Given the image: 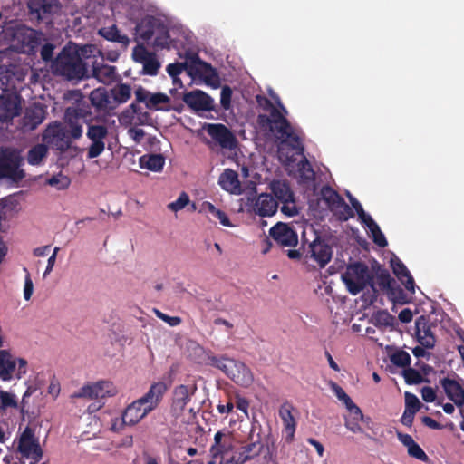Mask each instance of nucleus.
I'll return each instance as SVG.
<instances>
[{"mask_svg": "<svg viewBox=\"0 0 464 464\" xmlns=\"http://www.w3.org/2000/svg\"><path fill=\"white\" fill-rule=\"evenodd\" d=\"M403 377L409 385L420 384L424 381L421 373L410 366L403 370Z\"/></svg>", "mask_w": 464, "mask_h": 464, "instance_id": "nucleus-50", "label": "nucleus"}, {"mask_svg": "<svg viewBox=\"0 0 464 464\" xmlns=\"http://www.w3.org/2000/svg\"><path fill=\"white\" fill-rule=\"evenodd\" d=\"M264 449L260 433H257V439L250 443L238 448L236 458L237 464H243L248 460L259 456Z\"/></svg>", "mask_w": 464, "mask_h": 464, "instance_id": "nucleus-25", "label": "nucleus"}, {"mask_svg": "<svg viewBox=\"0 0 464 464\" xmlns=\"http://www.w3.org/2000/svg\"><path fill=\"white\" fill-rule=\"evenodd\" d=\"M48 148L44 144H37L31 148L27 153V161L31 165H39L47 156Z\"/></svg>", "mask_w": 464, "mask_h": 464, "instance_id": "nucleus-43", "label": "nucleus"}, {"mask_svg": "<svg viewBox=\"0 0 464 464\" xmlns=\"http://www.w3.org/2000/svg\"><path fill=\"white\" fill-rule=\"evenodd\" d=\"M447 397L457 406L464 405V388L459 382L450 377H445L440 381Z\"/></svg>", "mask_w": 464, "mask_h": 464, "instance_id": "nucleus-26", "label": "nucleus"}, {"mask_svg": "<svg viewBox=\"0 0 464 464\" xmlns=\"http://www.w3.org/2000/svg\"><path fill=\"white\" fill-rule=\"evenodd\" d=\"M117 389L111 382L100 381L82 386L71 395L72 399L101 400L116 395Z\"/></svg>", "mask_w": 464, "mask_h": 464, "instance_id": "nucleus-10", "label": "nucleus"}, {"mask_svg": "<svg viewBox=\"0 0 464 464\" xmlns=\"http://www.w3.org/2000/svg\"><path fill=\"white\" fill-rule=\"evenodd\" d=\"M186 68V63H170L167 66V72L169 76L173 78L174 83L176 82H181L179 79V75L183 72V70Z\"/></svg>", "mask_w": 464, "mask_h": 464, "instance_id": "nucleus-55", "label": "nucleus"}, {"mask_svg": "<svg viewBox=\"0 0 464 464\" xmlns=\"http://www.w3.org/2000/svg\"><path fill=\"white\" fill-rule=\"evenodd\" d=\"M281 203L283 204L281 207L283 214L288 217H294L298 214L294 197L290 198V199L284 200Z\"/></svg>", "mask_w": 464, "mask_h": 464, "instance_id": "nucleus-60", "label": "nucleus"}, {"mask_svg": "<svg viewBox=\"0 0 464 464\" xmlns=\"http://www.w3.org/2000/svg\"><path fill=\"white\" fill-rule=\"evenodd\" d=\"M278 202L269 194H260L253 206V211L260 217H271L277 211Z\"/></svg>", "mask_w": 464, "mask_h": 464, "instance_id": "nucleus-27", "label": "nucleus"}, {"mask_svg": "<svg viewBox=\"0 0 464 464\" xmlns=\"http://www.w3.org/2000/svg\"><path fill=\"white\" fill-rule=\"evenodd\" d=\"M280 109H274L270 114H259L257 124L264 131L273 134L283 144H286L297 155H304V147L294 127L286 119L287 110L278 102Z\"/></svg>", "mask_w": 464, "mask_h": 464, "instance_id": "nucleus-1", "label": "nucleus"}, {"mask_svg": "<svg viewBox=\"0 0 464 464\" xmlns=\"http://www.w3.org/2000/svg\"><path fill=\"white\" fill-rule=\"evenodd\" d=\"M107 118L101 116L97 121L88 122L86 137L92 141L87 150V158L99 157L105 150L104 140L109 135Z\"/></svg>", "mask_w": 464, "mask_h": 464, "instance_id": "nucleus-7", "label": "nucleus"}, {"mask_svg": "<svg viewBox=\"0 0 464 464\" xmlns=\"http://www.w3.org/2000/svg\"><path fill=\"white\" fill-rule=\"evenodd\" d=\"M270 188L277 201L282 202L294 197V193L286 181L273 180L270 183Z\"/></svg>", "mask_w": 464, "mask_h": 464, "instance_id": "nucleus-40", "label": "nucleus"}, {"mask_svg": "<svg viewBox=\"0 0 464 464\" xmlns=\"http://www.w3.org/2000/svg\"><path fill=\"white\" fill-rule=\"evenodd\" d=\"M167 391L168 386L164 382H154L149 391L138 400L151 412L160 405Z\"/></svg>", "mask_w": 464, "mask_h": 464, "instance_id": "nucleus-22", "label": "nucleus"}, {"mask_svg": "<svg viewBox=\"0 0 464 464\" xmlns=\"http://www.w3.org/2000/svg\"><path fill=\"white\" fill-rule=\"evenodd\" d=\"M211 214L214 218L219 220L220 224L225 227H232L227 215L221 209L217 208L212 203L205 201L201 205L200 212Z\"/></svg>", "mask_w": 464, "mask_h": 464, "instance_id": "nucleus-42", "label": "nucleus"}, {"mask_svg": "<svg viewBox=\"0 0 464 464\" xmlns=\"http://www.w3.org/2000/svg\"><path fill=\"white\" fill-rule=\"evenodd\" d=\"M53 50H54V45L53 44H45L41 48V52H40L41 58L44 62L51 61L53 59Z\"/></svg>", "mask_w": 464, "mask_h": 464, "instance_id": "nucleus-63", "label": "nucleus"}, {"mask_svg": "<svg viewBox=\"0 0 464 464\" xmlns=\"http://www.w3.org/2000/svg\"><path fill=\"white\" fill-rule=\"evenodd\" d=\"M111 100L117 108L120 104L127 102L131 97V88L129 84L119 83L110 91Z\"/></svg>", "mask_w": 464, "mask_h": 464, "instance_id": "nucleus-39", "label": "nucleus"}, {"mask_svg": "<svg viewBox=\"0 0 464 464\" xmlns=\"http://www.w3.org/2000/svg\"><path fill=\"white\" fill-rule=\"evenodd\" d=\"M14 76V72L0 66V89L2 92H7V87Z\"/></svg>", "mask_w": 464, "mask_h": 464, "instance_id": "nucleus-56", "label": "nucleus"}, {"mask_svg": "<svg viewBox=\"0 0 464 464\" xmlns=\"http://www.w3.org/2000/svg\"><path fill=\"white\" fill-rule=\"evenodd\" d=\"M374 285H377L381 290L388 292L393 285H396V282L387 270L381 269L376 274Z\"/></svg>", "mask_w": 464, "mask_h": 464, "instance_id": "nucleus-45", "label": "nucleus"}, {"mask_svg": "<svg viewBox=\"0 0 464 464\" xmlns=\"http://www.w3.org/2000/svg\"><path fill=\"white\" fill-rule=\"evenodd\" d=\"M92 76L104 84H111L117 76L116 67L102 63H92Z\"/></svg>", "mask_w": 464, "mask_h": 464, "instance_id": "nucleus-29", "label": "nucleus"}, {"mask_svg": "<svg viewBox=\"0 0 464 464\" xmlns=\"http://www.w3.org/2000/svg\"><path fill=\"white\" fill-rule=\"evenodd\" d=\"M341 277L348 292L353 295L361 293L368 285L375 291L373 275L369 270L368 266L362 262H354L348 265Z\"/></svg>", "mask_w": 464, "mask_h": 464, "instance_id": "nucleus-5", "label": "nucleus"}, {"mask_svg": "<svg viewBox=\"0 0 464 464\" xmlns=\"http://www.w3.org/2000/svg\"><path fill=\"white\" fill-rule=\"evenodd\" d=\"M350 201L353 208L355 209L360 220L369 228L372 234V241L381 247L386 246L388 242L378 224L369 214L365 213L362 204L355 198L350 197Z\"/></svg>", "mask_w": 464, "mask_h": 464, "instance_id": "nucleus-14", "label": "nucleus"}, {"mask_svg": "<svg viewBox=\"0 0 464 464\" xmlns=\"http://www.w3.org/2000/svg\"><path fill=\"white\" fill-rule=\"evenodd\" d=\"M63 124L67 127V130L74 140H79L82 136V125L81 124L80 120L72 111V107H68L65 110L64 123Z\"/></svg>", "mask_w": 464, "mask_h": 464, "instance_id": "nucleus-35", "label": "nucleus"}, {"mask_svg": "<svg viewBox=\"0 0 464 464\" xmlns=\"http://www.w3.org/2000/svg\"><path fill=\"white\" fill-rule=\"evenodd\" d=\"M208 134L222 148L234 150L237 146V140L233 132L224 124L208 123L204 127Z\"/></svg>", "mask_w": 464, "mask_h": 464, "instance_id": "nucleus-13", "label": "nucleus"}, {"mask_svg": "<svg viewBox=\"0 0 464 464\" xmlns=\"http://www.w3.org/2000/svg\"><path fill=\"white\" fill-rule=\"evenodd\" d=\"M72 137L67 130V127L59 121H54L48 125L43 133V140L52 149L60 152L67 151L72 144Z\"/></svg>", "mask_w": 464, "mask_h": 464, "instance_id": "nucleus-9", "label": "nucleus"}, {"mask_svg": "<svg viewBox=\"0 0 464 464\" xmlns=\"http://www.w3.org/2000/svg\"><path fill=\"white\" fill-rule=\"evenodd\" d=\"M346 408L350 412V417L345 418V427L353 433L362 432L360 422L363 421L364 416L362 410L356 404L355 410L350 406Z\"/></svg>", "mask_w": 464, "mask_h": 464, "instance_id": "nucleus-36", "label": "nucleus"}, {"mask_svg": "<svg viewBox=\"0 0 464 464\" xmlns=\"http://www.w3.org/2000/svg\"><path fill=\"white\" fill-rule=\"evenodd\" d=\"M415 335L418 342L427 349H432L436 343V338L431 331L429 320L424 315L415 321Z\"/></svg>", "mask_w": 464, "mask_h": 464, "instance_id": "nucleus-23", "label": "nucleus"}, {"mask_svg": "<svg viewBox=\"0 0 464 464\" xmlns=\"http://www.w3.org/2000/svg\"><path fill=\"white\" fill-rule=\"evenodd\" d=\"M20 152L14 149L5 148L0 151V178L13 181L22 180L25 174L20 169L22 163Z\"/></svg>", "mask_w": 464, "mask_h": 464, "instance_id": "nucleus-8", "label": "nucleus"}, {"mask_svg": "<svg viewBox=\"0 0 464 464\" xmlns=\"http://www.w3.org/2000/svg\"><path fill=\"white\" fill-rule=\"evenodd\" d=\"M17 450L23 457L32 459L31 464L38 463L44 455L38 439L34 437V431L29 427L23 431Z\"/></svg>", "mask_w": 464, "mask_h": 464, "instance_id": "nucleus-11", "label": "nucleus"}, {"mask_svg": "<svg viewBox=\"0 0 464 464\" xmlns=\"http://www.w3.org/2000/svg\"><path fill=\"white\" fill-rule=\"evenodd\" d=\"M143 69L142 72L144 74L154 76L159 72V69L160 67V63L153 53L150 56L146 61L142 63Z\"/></svg>", "mask_w": 464, "mask_h": 464, "instance_id": "nucleus-49", "label": "nucleus"}, {"mask_svg": "<svg viewBox=\"0 0 464 464\" xmlns=\"http://www.w3.org/2000/svg\"><path fill=\"white\" fill-rule=\"evenodd\" d=\"M391 266L393 274L404 285L405 288L414 293V280L406 266L399 258L392 259Z\"/></svg>", "mask_w": 464, "mask_h": 464, "instance_id": "nucleus-32", "label": "nucleus"}, {"mask_svg": "<svg viewBox=\"0 0 464 464\" xmlns=\"http://www.w3.org/2000/svg\"><path fill=\"white\" fill-rule=\"evenodd\" d=\"M135 31L137 37L143 43H151L155 48H170L169 28L160 18L146 15L136 24Z\"/></svg>", "mask_w": 464, "mask_h": 464, "instance_id": "nucleus-2", "label": "nucleus"}, {"mask_svg": "<svg viewBox=\"0 0 464 464\" xmlns=\"http://www.w3.org/2000/svg\"><path fill=\"white\" fill-rule=\"evenodd\" d=\"M420 409V401L416 395L405 392V410L414 411V413Z\"/></svg>", "mask_w": 464, "mask_h": 464, "instance_id": "nucleus-59", "label": "nucleus"}, {"mask_svg": "<svg viewBox=\"0 0 464 464\" xmlns=\"http://www.w3.org/2000/svg\"><path fill=\"white\" fill-rule=\"evenodd\" d=\"M219 186L226 191L239 195L242 192L241 184L237 171L226 169L218 178Z\"/></svg>", "mask_w": 464, "mask_h": 464, "instance_id": "nucleus-28", "label": "nucleus"}, {"mask_svg": "<svg viewBox=\"0 0 464 464\" xmlns=\"http://www.w3.org/2000/svg\"><path fill=\"white\" fill-rule=\"evenodd\" d=\"M321 198L325 202L327 208L333 211L337 209L338 205L343 202V198L340 194L329 186H324L321 188Z\"/></svg>", "mask_w": 464, "mask_h": 464, "instance_id": "nucleus-41", "label": "nucleus"}, {"mask_svg": "<svg viewBox=\"0 0 464 464\" xmlns=\"http://www.w3.org/2000/svg\"><path fill=\"white\" fill-rule=\"evenodd\" d=\"M293 411V405L289 401H285L280 406L278 411L284 425L283 439L288 444L294 441L296 430V420L292 413Z\"/></svg>", "mask_w": 464, "mask_h": 464, "instance_id": "nucleus-21", "label": "nucleus"}, {"mask_svg": "<svg viewBox=\"0 0 464 464\" xmlns=\"http://www.w3.org/2000/svg\"><path fill=\"white\" fill-rule=\"evenodd\" d=\"M30 14L37 20L49 18L58 8L56 0H29Z\"/></svg>", "mask_w": 464, "mask_h": 464, "instance_id": "nucleus-24", "label": "nucleus"}, {"mask_svg": "<svg viewBox=\"0 0 464 464\" xmlns=\"http://www.w3.org/2000/svg\"><path fill=\"white\" fill-rule=\"evenodd\" d=\"M190 199L188 195L186 192H182L175 201L170 202L168 205V208L171 211L178 212L188 205Z\"/></svg>", "mask_w": 464, "mask_h": 464, "instance_id": "nucleus-53", "label": "nucleus"}, {"mask_svg": "<svg viewBox=\"0 0 464 464\" xmlns=\"http://www.w3.org/2000/svg\"><path fill=\"white\" fill-rule=\"evenodd\" d=\"M397 438L400 442L407 448L408 454L419 460L428 462L429 457L420 448V446L415 442L413 438L406 433L397 432Z\"/></svg>", "mask_w": 464, "mask_h": 464, "instance_id": "nucleus-31", "label": "nucleus"}, {"mask_svg": "<svg viewBox=\"0 0 464 464\" xmlns=\"http://www.w3.org/2000/svg\"><path fill=\"white\" fill-rule=\"evenodd\" d=\"M45 110L41 104H34L25 111L24 125L34 130L40 125L45 118Z\"/></svg>", "mask_w": 464, "mask_h": 464, "instance_id": "nucleus-34", "label": "nucleus"}, {"mask_svg": "<svg viewBox=\"0 0 464 464\" xmlns=\"http://www.w3.org/2000/svg\"><path fill=\"white\" fill-rule=\"evenodd\" d=\"M208 365L223 372L235 383L248 387L253 383L254 376L251 370L242 362L229 358L226 355H208Z\"/></svg>", "mask_w": 464, "mask_h": 464, "instance_id": "nucleus-4", "label": "nucleus"}, {"mask_svg": "<svg viewBox=\"0 0 464 464\" xmlns=\"http://www.w3.org/2000/svg\"><path fill=\"white\" fill-rule=\"evenodd\" d=\"M196 391L197 386L195 384H180L176 386L173 390L171 411L177 415L181 414L191 401Z\"/></svg>", "mask_w": 464, "mask_h": 464, "instance_id": "nucleus-19", "label": "nucleus"}, {"mask_svg": "<svg viewBox=\"0 0 464 464\" xmlns=\"http://www.w3.org/2000/svg\"><path fill=\"white\" fill-rule=\"evenodd\" d=\"M153 53H150L145 46L143 45H137L134 47L132 52V57L134 61L142 63L144 61H146L150 56H151Z\"/></svg>", "mask_w": 464, "mask_h": 464, "instance_id": "nucleus-58", "label": "nucleus"}, {"mask_svg": "<svg viewBox=\"0 0 464 464\" xmlns=\"http://www.w3.org/2000/svg\"><path fill=\"white\" fill-rule=\"evenodd\" d=\"M99 34L108 41L121 44L123 47H127L130 44L129 37L125 34H121L115 24L101 28Z\"/></svg>", "mask_w": 464, "mask_h": 464, "instance_id": "nucleus-38", "label": "nucleus"}, {"mask_svg": "<svg viewBox=\"0 0 464 464\" xmlns=\"http://www.w3.org/2000/svg\"><path fill=\"white\" fill-rule=\"evenodd\" d=\"M150 411L139 400L129 404L121 414V420L116 419L111 430H119L123 425L133 426L143 420Z\"/></svg>", "mask_w": 464, "mask_h": 464, "instance_id": "nucleus-12", "label": "nucleus"}, {"mask_svg": "<svg viewBox=\"0 0 464 464\" xmlns=\"http://www.w3.org/2000/svg\"><path fill=\"white\" fill-rule=\"evenodd\" d=\"M390 360L395 366L402 368L410 366L411 361L410 354L403 350H399L392 353Z\"/></svg>", "mask_w": 464, "mask_h": 464, "instance_id": "nucleus-46", "label": "nucleus"}, {"mask_svg": "<svg viewBox=\"0 0 464 464\" xmlns=\"http://www.w3.org/2000/svg\"><path fill=\"white\" fill-rule=\"evenodd\" d=\"M27 362L23 358L16 359V370L14 372V376L17 379H20L23 375L26 373Z\"/></svg>", "mask_w": 464, "mask_h": 464, "instance_id": "nucleus-64", "label": "nucleus"}, {"mask_svg": "<svg viewBox=\"0 0 464 464\" xmlns=\"http://www.w3.org/2000/svg\"><path fill=\"white\" fill-rule=\"evenodd\" d=\"M299 169L301 171V176L306 180H313L314 179V171L309 163L308 160L304 158L299 163Z\"/></svg>", "mask_w": 464, "mask_h": 464, "instance_id": "nucleus-57", "label": "nucleus"}, {"mask_svg": "<svg viewBox=\"0 0 464 464\" xmlns=\"http://www.w3.org/2000/svg\"><path fill=\"white\" fill-rule=\"evenodd\" d=\"M232 97V90L229 86H224L221 90L220 103L223 109L228 110L230 108Z\"/></svg>", "mask_w": 464, "mask_h": 464, "instance_id": "nucleus-61", "label": "nucleus"}, {"mask_svg": "<svg viewBox=\"0 0 464 464\" xmlns=\"http://www.w3.org/2000/svg\"><path fill=\"white\" fill-rule=\"evenodd\" d=\"M165 164V158L161 154H145L140 158V166L151 171H160Z\"/></svg>", "mask_w": 464, "mask_h": 464, "instance_id": "nucleus-37", "label": "nucleus"}, {"mask_svg": "<svg viewBox=\"0 0 464 464\" xmlns=\"http://www.w3.org/2000/svg\"><path fill=\"white\" fill-rule=\"evenodd\" d=\"M372 321L378 327L392 326L395 317L386 310H380L372 316Z\"/></svg>", "mask_w": 464, "mask_h": 464, "instance_id": "nucleus-44", "label": "nucleus"}, {"mask_svg": "<svg viewBox=\"0 0 464 464\" xmlns=\"http://www.w3.org/2000/svg\"><path fill=\"white\" fill-rule=\"evenodd\" d=\"M333 249L321 237H316L309 243L308 248L301 252L300 249L287 250V256L293 260L304 258L305 262L314 261L321 268H324L332 259Z\"/></svg>", "mask_w": 464, "mask_h": 464, "instance_id": "nucleus-6", "label": "nucleus"}, {"mask_svg": "<svg viewBox=\"0 0 464 464\" xmlns=\"http://www.w3.org/2000/svg\"><path fill=\"white\" fill-rule=\"evenodd\" d=\"M53 72L68 80L88 77L87 63L76 48L65 46L52 63Z\"/></svg>", "mask_w": 464, "mask_h": 464, "instance_id": "nucleus-3", "label": "nucleus"}, {"mask_svg": "<svg viewBox=\"0 0 464 464\" xmlns=\"http://www.w3.org/2000/svg\"><path fill=\"white\" fill-rule=\"evenodd\" d=\"M17 407V401L15 399V396L12 393H9L7 392H0V408L6 409V408H16Z\"/></svg>", "mask_w": 464, "mask_h": 464, "instance_id": "nucleus-54", "label": "nucleus"}, {"mask_svg": "<svg viewBox=\"0 0 464 464\" xmlns=\"http://www.w3.org/2000/svg\"><path fill=\"white\" fill-rule=\"evenodd\" d=\"M48 183L51 186H56L59 189H63L69 187L70 179L65 176H53Z\"/></svg>", "mask_w": 464, "mask_h": 464, "instance_id": "nucleus-62", "label": "nucleus"}, {"mask_svg": "<svg viewBox=\"0 0 464 464\" xmlns=\"http://www.w3.org/2000/svg\"><path fill=\"white\" fill-rule=\"evenodd\" d=\"M16 370V358L5 350L0 351V380L11 381Z\"/></svg>", "mask_w": 464, "mask_h": 464, "instance_id": "nucleus-30", "label": "nucleus"}, {"mask_svg": "<svg viewBox=\"0 0 464 464\" xmlns=\"http://www.w3.org/2000/svg\"><path fill=\"white\" fill-rule=\"evenodd\" d=\"M270 236L280 246H295L298 243L297 233L289 225L282 222L271 227Z\"/></svg>", "mask_w": 464, "mask_h": 464, "instance_id": "nucleus-20", "label": "nucleus"}, {"mask_svg": "<svg viewBox=\"0 0 464 464\" xmlns=\"http://www.w3.org/2000/svg\"><path fill=\"white\" fill-rule=\"evenodd\" d=\"M72 111L79 120H82L86 125H88V122L95 121L97 118H101V116L93 117L88 106L72 107Z\"/></svg>", "mask_w": 464, "mask_h": 464, "instance_id": "nucleus-47", "label": "nucleus"}, {"mask_svg": "<svg viewBox=\"0 0 464 464\" xmlns=\"http://www.w3.org/2000/svg\"><path fill=\"white\" fill-rule=\"evenodd\" d=\"M182 100L194 111H215L214 100L201 90L184 92Z\"/></svg>", "mask_w": 464, "mask_h": 464, "instance_id": "nucleus-15", "label": "nucleus"}, {"mask_svg": "<svg viewBox=\"0 0 464 464\" xmlns=\"http://www.w3.org/2000/svg\"><path fill=\"white\" fill-rule=\"evenodd\" d=\"M89 100L98 113H103L107 118L116 108L111 100L110 92L104 87H99L91 92Z\"/></svg>", "mask_w": 464, "mask_h": 464, "instance_id": "nucleus-16", "label": "nucleus"}, {"mask_svg": "<svg viewBox=\"0 0 464 464\" xmlns=\"http://www.w3.org/2000/svg\"><path fill=\"white\" fill-rule=\"evenodd\" d=\"M137 102H143L149 110H163L169 111V107H161L160 104H166L170 102V98L162 92L151 94L148 90L142 86L138 87L135 92Z\"/></svg>", "mask_w": 464, "mask_h": 464, "instance_id": "nucleus-17", "label": "nucleus"}, {"mask_svg": "<svg viewBox=\"0 0 464 464\" xmlns=\"http://www.w3.org/2000/svg\"><path fill=\"white\" fill-rule=\"evenodd\" d=\"M387 293L393 303L404 304L408 302L407 295L404 291L396 285H393Z\"/></svg>", "mask_w": 464, "mask_h": 464, "instance_id": "nucleus-52", "label": "nucleus"}, {"mask_svg": "<svg viewBox=\"0 0 464 464\" xmlns=\"http://www.w3.org/2000/svg\"><path fill=\"white\" fill-rule=\"evenodd\" d=\"M330 387H331L332 391L334 392V393L335 394V396L338 398V400L343 401L346 407L350 406L353 410H355V403L346 394V392L341 386H339L336 382L331 381Z\"/></svg>", "mask_w": 464, "mask_h": 464, "instance_id": "nucleus-48", "label": "nucleus"}, {"mask_svg": "<svg viewBox=\"0 0 464 464\" xmlns=\"http://www.w3.org/2000/svg\"><path fill=\"white\" fill-rule=\"evenodd\" d=\"M19 96L15 92H5L0 95V122H9L20 112Z\"/></svg>", "mask_w": 464, "mask_h": 464, "instance_id": "nucleus-18", "label": "nucleus"}, {"mask_svg": "<svg viewBox=\"0 0 464 464\" xmlns=\"http://www.w3.org/2000/svg\"><path fill=\"white\" fill-rule=\"evenodd\" d=\"M332 212L340 221H347L354 216L352 208L344 200L341 205H338L337 209H334Z\"/></svg>", "mask_w": 464, "mask_h": 464, "instance_id": "nucleus-51", "label": "nucleus"}, {"mask_svg": "<svg viewBox=\"0 0 464 464\" xmlns=\"http://www.w3.org/2000/svg\"><path fill=\"white\" fill-rule=\"evenodd\" d=\"M233 449L232 440L230 434H224L222 431H218L214 436V444L210 448V453L213 458H218L226 453H228Z\"/></svg>", "mask_w": 464, "mask_h": 464, "instance_id": "nucleus-33", "label": "nucleus"}]
</instances>
